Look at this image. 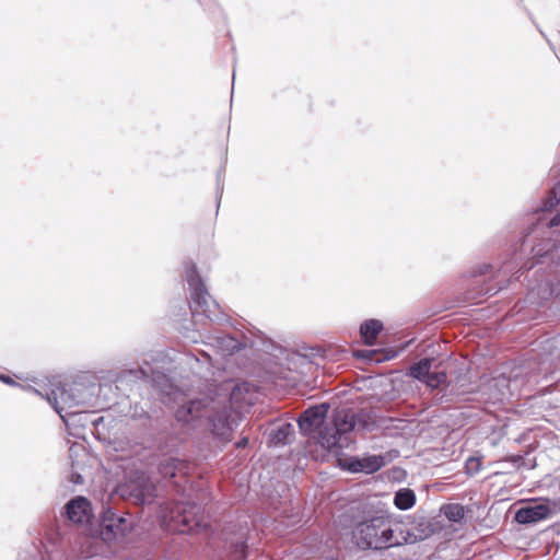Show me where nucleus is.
<instances>
[{"label":"nucleus","mask_w":560,"mask_h":560,"mask_svg":"<svg viewBox=\"0 0 560 560\" xmlns=\"http://www.w3.org/2000/svg\"><path fill=\"white\" fill-rule=\"evenodd\" d=\"M248 392L249 385L244 383L233 387L229 401L210 400L206 404L202 400H191L176 411V418L188 423L206 417L212 434L223 442H229L234 428L241 421V409L252 404L244 396Z\"/></svg>","instance_id":"f257e3e1"},{"label":"nucleus","mask_w":560,"mask_h":560,"mask_svg":"<svg viewBox=\"0 0 560 560\" xmlns=\"http://www.w3.org/2000/svg\"><path fill=\"white\" fill-rule=\"evenodd\" d=\"M355 544L362 549H387L416 541L407 525L392 522L385 516H375L360 522L352 532Z\"/></svg>","instance_id":"f03ea898"},{"label":"nucleus","mask_w":560,"mask_h":560,"mask_svg":"<svg viewBox=\"0 0 560 560\" xmlns=\"http://www.w3.org/2000/svg\"><path fill=\"white\" fill-rule=\"evenodd\" d=\"M162 524L173 533H198L208 526L199 505L191 502H172L162 509Z\"/></svg>","instance_id":"7ed1b4c3"},{"label":"nucleus","mask_w":560,"mask_h":560,"mask_svg":"<svg viewBox=\"0 0 560 560\" xmlns=\"http://www.w3.org/2000/svg\"><path fill=\"white\" fill-rule=\"evenodd\" d=\"M37 393L46 397L48 402L61 416V418H63L62 412H66L68 416L77 415L80 412V410L77 409L79 406L77 396L72 393L71 389H68L61 383L51 384V386L45 390V394L38 390Z\"/></svg>","instance_id":"20e7f679"},{"label":"nucleus","mask_w":560,"mask_h":560,"mask_svg":"<svg viewBox=\"0 0 560 560\" xmlns=\"http://www.w3.org/2000/svg\"><path fill=\"white\" fill-rule=\"evenodd\" d=\"M121 494L133 499L136 503H151L156 497V487L150 477L142 471H137L129 481L121 487Z\"/></svg>","instance_id":"39448f33"},{"label":"nucleus","mask_w":560,"mask_h":560,"mask_svg":"<svg viewBox=\"0 0 560 560\" xmlns=\"http://www.w3.org/2000/svg\"><path fill=\"white\" fill-rule=\"evenodd\" d=\"M187 282L191 289V311L192 314L202 313L207 317H210V296L208 291L198 275L197 268L195 265H190L186 270Z\"/></svg>","instance_id":"423d86ee"},{"label":"nucleus","mask_w":560,"mask_h":560,"mask_svg":"<svg viewBox=\"0 0 560 560\" xmlns=\"http://www.w3.org/2000/svg\"><path fill=\"white\" fill-rule=\"evenodd\" d=\"M129 525V522L125 517L117 516L112 511H107L101 526V536L104 540L110 541L118 536H124Z\"/></svg>","instance_id":"0eeeda50"},{"label":"nucleus","mask_w":560,"mask_h":560,"mask_svg":"<svg viewBox=\"0 0 560 560\" xmlns=\"http://www.w3.org/2000/svg\"><path fill=\"white\" fill-rule=\"evenodd\" d=\"M66 510L68 518L77 524L89 523L92 516L91 503L88 499L83 497H78L71 500L66 505Z\"/></svg>","instance_id":"6e6552de"},{"label":"nucleus","mask_w":560,"mask_h":560,"mask_svg":"<svg viewBox=\"0 0 560 560\" xmlns=\"http://www.w3.org/2000/svg\"><path fill=\"white\" fill-rule=\"evenodd\" d=\"M328 406L323 404L306 409L299 418V427L301 431L310 433L315 427H319L324 421Z\"/></svg>","instance_id":"1a4fd4ad"},{"label":"nucleus","mask_w":560,"mask_h":560,"mask_svg":"<svg viewBox=\"0 0 560 560\" xmlns=\"http://www.w3.org/2000/svg\"><path fill=\"white\" fill-rule=\"evenodd\" d=\"M551 513L548 504H535L521 508L515 513V521L520 524L537 523L547 518Z\"/></svg>","instance_id":"9d476101"},{"label":"nucleus","mask_w":560,"mask_h":560,"mask_svg":"<svg viewBox=\"0 0 560 560\" xmlns=\"http://www.w3.org/2000/svg\"><path fill=\"white\" fill-rule=\"evenodd\" d=\"M342 466L352 472L364 471L372 474L384 466V458L377 455L363 457L361 459L350 458L346 459Z\"/></svg>","instance_id":"9b49d317"},{"label":"nucleus","mask_w":560,"mask_h":560,"mask_svg":"<svg viewBox=\"0 0 560 560\" xmlns=\"http://www.w3.org/2000/svg\"><path fill=\"white\" fill-rule=\"evenodd\" d=\"M354 425L355 421L352 412L339 410L334 415L331 430L339 433L348 445L350 443L348 433L353 430Z\"/></svg>","instance_id":"f8f14e48"},{"label":"nucleus","mask_w":560,"mask_h":560,"mask_svg":"<svg viewBox=\"0 0 560 560\" xmlns=\"http://www.w3.org/2000/svg\"><path fill=\"white\" fill-rule=\"evenodd\" d=\"M318 443L329 451L341 450L348 446L342 436L331 430V423L320 425L318 430Z\"/></svg>","instance_id":"ddd939ff"},{"label":"nucleus","mask_w":560,"mask_h":560,"mask_svg":"<svg viewBox=\"0 0 560 560\" xmlns=\"http://www.w3.org/2000/svg\"><path fill=\"white\" fill-rule=\"evenodd\" d=\"M383 330V323L377 319H369L361 324L360 335L363 342L368 346H373L377 336Z\"/></svg>","instance_id":"4468645a"},{"label":"nucleus","mask_w":560,"mask_h":560,"mask_svg":"<svg viewBox=\"0 0 560 560\" xmlns=\"http://www.w3.org/2000/svg\"><path fill=\"white\" fill-rule=\"evenodd\" d=\"M441 512L450 522L454 523L462 522L466 515L465 508L458 503L444 504Z\"/></svg>","instance_id":"2eb2a0df"},{"label":"nucleus","mask_w":560,"mask_h":560,"mask_svg":"<svg viewBox=\"0 0 560 560\" xmlns=\"http://www.w3.org/2000/svg\"><path fill=\"white\" fill-rule=\"evenodd\" d=\"M394 503L399 510H408L416 503V495L410 489H401L396 492Z\"/></svg>","instance_id":"dca6fc26"},{"label":"nucleus","mask_w":560,"mask_h":560,"mask_svg":"<svg viewBox=\"0 0 560 560\" xmlns=\"http://www.w3.org/2000/svg\"><path fill=\"white\" fill-rule=\"evenodd\" d=\"M432 359H422L415 365L410 368V375L413 378L425 381L428 375L430 374L431 365H432Z\"/></svg>","instance_id":"f3484780"},{"label":"nucleus","mask_w":560,"mask_h":560,"mask_svg":"<svg viewBox=\"0 0 560 560\" xmlns=\"http://www.w3.org/2000/svg\"><path fill=\"white\" fill-rule=\"evenodd\" d=\"M179 460L173 457L163 458L159 464V472L163 478H173L176 475Z\"/></svg>","instance_id":"a211bd4d"},{"label":"nucleus","mask_w":560,"mask_h":560,"mask_svg":"<svg viewBox=\"0 0 560 560\" xmlns=\"http://www.w3.org/2000/svg\"><path fill=\"white\" fill-rule=\"evenodd\" d=\"M293 433V427L290 423H284L277 428L271 433V442L275 444H284L288 438Z\"/></svg>","instance_id":"6ab92c4d"},{"label":"nucleus","mask_w":560,"mask_h":560,"mask_svg":"<svg viewBox=\"0 0 560 560\" xmlns=\"http://www.w3.org/2000/svg\"><path fill=\"white\" fill-rule=\"evenodd\" d=\"M560 202V183H558L544 200L541 211H551Z\"/></svg>","instance_id":"aec40b11"},{"label":"nucleus","mask_w":560,"mask_h":560,"mask_svg":"<svg viewBox=\"0 0 560 560\" xmlns=\"http://www.w3.org/2000/svg\"><path fill=\"white\" fill-rule=\"evenodd\" d=\"M446 374L444 372L430 373L425 378V384L431 388H438L446 382Z\"/></svg>","instance_id":"412c9836"},{"label":"nucleus","mask_w":560,"mask_h":560,"mask_svg":"<svg viewBox=\"0 0 560 560\" xmlns=\"http://www.w3.org/2000/svg\"><path fill=\"white\" fill-rule=\"evenodd\" d=\"M354 355L357 358H362L369 361L374 360V357L376 355V351L373 350H359L354 352ZM375 361L380 362L381 359L376 358Z\"/></svg>","instance_id":"4be33fe9"},{"label":"nucleus","mask_w":560,"mask_h":560,"mask_svg":"<svg viewBox=\"0 0 560 560\" xmlns=\"http://www.w3.org/2000/svg\"><path fill=\"white\" fill-rule=\"evenodd\" d=\"M0 381L7 385H16V382L8 375L0 374Z\"/></svg>","instance_id":"5701e85b"},{"label":"nucleus","mask_w":560,"mask_h":560,"mask_svg":"<svg viewBox=\"0 0 560 560\" xmlns=\"http://www.w3.org/2000/svg\"><path fill=\"white\" fill-rule=\"evenodd\" d=\"M560 224V213L556 214L550 221H549V226L550 228H553V226H558Z\"/></svg>","instance_id":"b1692460"},{"label":"nucleus","mask_w":560,"mask_h":560,"mask_svg":"<svg viewBox=\"0 0 560 560\" xmlns=\"http://www.w3.org/2000/svg\"><path fill=\"white\" fill-rule=\"evenodd\" d=\"M247 444H248V439L247 438H243L240 442H237L236 446L237 447H245Z\"/></svg>","instance_id":"393cba45"}]
</instances>
